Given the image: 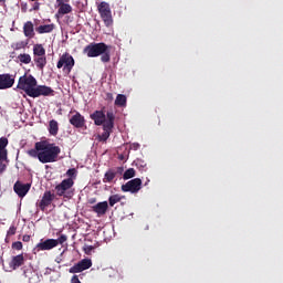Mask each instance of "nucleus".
Returning <instances> with one entry per match:
<instances>
[{
  "label": "nucleus",
  "instance_id": "obj_1",
  "mask_svg": "<svg viewBox=\"0 0 283 283\" xmlns=\"http://www.w3.org/2000/svg\"><path fill=\"white\" fill-rule=\"evenodd\" d=\"M30 158H38L42 165L48 163H57L59 156L61 155V147L54 143L48 140L36 142L33 149L27 151Z\"/></svg>",
  "mask_w": 283,
  "mask_h": 283
},
{
  "label": "nucleus",
  "instance_id": "obj_2",
  "mask_svg": "<svg viewBox=\"0 0 283 283\" xmlns=\"http://www.w3.org/2000/svg\"><path fill=\"white\" fill-rule=\"evenodd\" d=\"M83 53L86 54L88 59H96V56H101L102 63H109V61H112L109 45L104 42L90 43L84 48Z\"/></svg>",
  "mask_w": 283,
  "mask_h": 283
},
{
  "label": "nucleus",
  "instance_id": "obj_3",
  "mask_svg": "<svg viewBox=\"0 0 283 283\" xmlns=\"http://www.w3.org/2000/svg\"><path fill=\"white\" fill-rule=\"evenodd\" d=\"M74 179L67 178L63 179L61 184L55 186L56 196L60 198H66V200H72L74 197Z\"/></svg>",
  "mask_w": 283,
  "mask_h": 283
},
{
  "label": "nucleus",
  "instance_id": "obj_4",
  "mask_svg": "<svg viewBox=\"0 0 283 283\" xmlns=\"http://www.w3.org/2000/svg\"><path fill=\"white\" fill-rule=\"evenodd\" d=\"M36 87V78L32 75L24 74L20 76L18 81V90L25 92L27 96H32L34 88Z\"/></svg>",
  "mask_w": 283,
  "mask_h": 283
},
{
  "label": "nucleus",
  "instance_id": "obj_5",
  "mask_svg": "<svg viewBox=\"0 0 283 283\" xmlns=\"http://www.w3.org/2000/svg\"><path fill=\"white\" fill-rule=\"evenodd\" d=\"M106 122L103 124V133L102 135L98 136L99 140L103 143L107 142V138H109V136H112V129H114V120H115V116L113 112H107L106 113Z\"/></svg>",
  "mask_w": 283,
  "mask_h": 283
},
{
  "label": "nucleus",
  "instance_id": "obj_6",
  "mask_svg": "<svg viewBox=\"0 0 283 283\" xmlns=\"http://www.w3.org/2000/svg\"><path fill=\"white\" fill-rule=\"evenodd\" d=\"M101 19L103 20L106 28H109L114 23V19L112 18V9L109 8V3L101 2L97 7Z\"/></svg>",
  "mask_w": 283,
  "mask_h": 283
},
{
  "label": "nucleus",
  "instance_id": "obj_7",
  "mask_svg": "<svg viewBox=\"0 0 283 283\" xmlns=\"http://www.w3.org/2000/svg\"><path fill=\"white\" fill-rule=\"evenodd\" d=\"M74 57L70 55V53H64L60 60L57 61L56 67L57 70H61L63 67V72H72V69L74 67Z\"/></svg>",
  "mask_w": 283,
  "mask_h": 283
},
{
  "label": "nucleus",
  "instance_id": "obj_8",
  "mask_svg": "<svg viewBox=\"0 0 283 283\" xmlns=\"http://www.w3.org/2000/svg\"><path fill=\"white\" fill-rule=\"evenodd\" d=\"M143 188V180L140 178H135L122 186V191L125 193H138Z\"/></svg>",
  "mask_w": 283,
  "mask_h": 283
},
{
  "label": "nucleus",
  "instance_id": "obj_9",
  "mask_svg": "<svg viewBox=\"0 0 283 283\" xmlns=\"http://www.w3.org/2000/svg\"><path fill=\"white\" fill-rule=\"evenodd\" d=\"M54 198H56V195L52 193V191L50 190H46L43 193L42 199L39 202H36V207H39L41 211H45L48 207H50V205L54 202Z\"/></svg>",
  "mask_w": 283,
  "mask_h": 283
},
{
  "label": "nucleus",
  "instance_id": "obj_10",
  "mask_svg": "<svg viewBox=\"0 0 283 283\" xmlns=\"http://www.w3.org/2000/svg\"><path fill=\"white\" fill-rule=\"evenodd\" d=\"M87 269H92V259H83L75 263L69 269V273H83V271H87Z\"/></svg>",
  "mask_w": 283,
  "mask_h": 283
},
{
  "label": "nucleus",
  "instance_id": "obj_11",
  "mask_svg": "<svg viewBox=\"0 0 283 283\" xmlns=\"http://www.w3.org/2000/svg\"><path fill=\"white\" fill-rule=\"evenodd\" d=\"M39 96H54V90L50 86L38 85L33 88V93H31V98H39Z\"/></svg>",
  "mask_w": 283,
  "mask_h": 283
},
{
  "label": "nucleus",
  "instance_id": "obj_12",
  "mask_svg": "<svg viewBox=\"0 0 283 283\" xmlns=\"http://www.w3.org/2000/svg\"><path fill=\"white\" fill-rule=\"evenodd\" d=\"M56 239H41L40 242L35 245V251H52V249H56Z\"/></svg>",
  "mask_w": 283,
  "mask_h": 283
},
{
  "label": "nucleus",
  "instance_id": "obj_13",
  "mask_svg": "<svg viewBox=\"0 0 283 283\" xmlns=\"http://www.w3.org/2000/svg\"><path fill=\"white\" fill-rule=\"evenodd\" d=\"M31 188V184H22L21 181H17L13 186V191L17 193V196H19V198H25Z\"/></svg>",
  "mask_w": 283,
  "mask_h": 283
},
{
  "label": "nucleus",
  "instance_id": "obj_14",
  "mask_svg": "<svg viewBox=\"0 0 283 283\" xmlns=\"http://www.w3.org/2000/svg\"><path fill=\"white\" fill-rule=\"evenodd\" d=\"M14 85V75L10 73L0 74V90H10Z\"/></svg>",
  "mask_w": 283,
  "mask_h": 283
},
{
  "label": "nucleus",
  "instance_id": "obj_15",
  "mask_svg": "<svg viewBox=\"0 0 283 283\" xmlns=\"http://www.w3.org/2000/svg\"><path fill=\"white\" fill-rule=\"evenodd\" d=\"M70 124L76 129H83L85 127V117L81 113L75 112V114L70 118Z\"/></svg>",
  "mask_w": 283,
  "mask_h": 283
},
{
  "label": "nucleus",
  "instance_id": "obj_16",
  "mask_svg": "<svg viewBox=\"0 0 283 283\" xmlns=\"http://www.w3.org/2000/svg\"><path fill=\"white\" fill-rule=\"evenodd\" d=\"M24 263L25 258L23 256V254H18L15 256H12L11 261L9 262V266L10 269H12V271H17V269H19V266H23Z\"/></svg>",
  "mask_w": 283,
  "mask_h": 283
},
{
  "label": "nucleus",
  "instance_id": "obj_17",
  "mask_svg": "<svg viewBox=\"0 0 283 283\" xmlns=\"http://www.w3.org/2000/svg\"><path fill=\"white\" fill-rule=\"evenodd\" d=\"M90 118L94 120L95 125L97 126L105 125V123H107L105 119V113H103V111H95L90 115Z\"/></svg>",
  "mask_w": 283,
  "mask_h": 283
},
{
  "label": "nucleus",
  "instance_id": "obj_18",
  "mask_svg": "<svg viewBox=\"0 0 283 283\" xmlns=\"http://www.w3.org/2000/svg\"><path fill=\"white\" fill-rule=\"evenodd\" d=\"M92 209L94 213H97V216H105V213H107V209H109V205L107 203V201H103L93 206Z\"/></svg>",
  "mask_w": 283,
  "mask_h": 283
},
{
  "label": "nucleus",
  "instance_id": "obj_19",
  "mask_svg": "<svg viewBox=\"0 0 283 283\" xmlns=\"http://www.w3.org/2000/svg\"><path fill=\"white\" fill-rule=\"evenodd\" d=\"M23 34L27 39H34V23H32V21H28L23 24Z\"/></svg>",
  "mask_w": 283,
  "mask_h": 283
},
{
  "label": "nucleus",
  "instance_id": "obj_20",
  "mask_svg": "<svg viewBox=\"0 0 283 283\" xmlns=\"http://www.w3.org/2000/svg\"><path fill=\"white\" fill-rule=\"evenodd\" d=\"M54 31V24H43L35 28V32L38 34H50V32Z\"/></svg>",
  "mask_w": 283,
  "mask_h": 283
},
{
  "label": "nucleus",
  "instance_id": "obj_21",
  "mask_svg": "<svg viewBox=\"0 0 283 283\" xmlns=\"http://www.w3.org/2000/svg\"><path fill=\"white\" fill-rule=\"evenodd\" d=\"M49 134L51 136H57L59 134V122H56L55 119H51L49 122Z\"/></svg>",
  "mask_w": 283,
  "mask_h": 283
},
{
  "label": "nucleus",
  "instance_id": "obj_22",
  "mask_svg": "<svg viewBox=\"0 0 283 283\" xmlns=\"http://www.w3.org/2000/svg\"><path fill=\"white\" fill-rule=\"evenodd\" d=\"M34 63L39 70H43L48 65V59L45 55L34 56Z\"/></svg>",
  "mask_w": 283,
  "mask_h": 283
},
{
  "label": "nucleus",
  "instance_id": "obj_23",
  "mask_svg": "<svg viewBox=\"0 0 283 283\" xmlns=\"http://www.w3.org/2000/svg\"><path fill=\"white\" fill-rule=\"evenodd\" d=\"M8 138L7 137H1L0 138V156H8Z\"/></svg>",
  "mask_w": 283,
  "mask_h": 283
},
{
  "label": "nucleus",
  "instance_id": "obj_24",
  "mask_svg": "<svg viewBox=\"0 0 283 283\" xmlns=\"http://www.w3.org/2000/svg\"><path fill=\"white\" fill-rule=\"evenodd\" d=\"M115 105H117V107H125L127 105V96L118 94L115 99Z\"/></svg>",
  "mask_w": 283,
  "mask_h": 283
},
{
  "label": "nucleus",
  "instance_id": "obj_25",
  "mask_svg": "<svg viewBox=\"0 0 283 283\" xmlns=\"http://www.w3.org/2000/svg\"><path fill=\"white\" fill-rule=\"evenodd\" d=\"M114 178H116V171H114V169H109L105 172L103 182H114Z\"/></svg>",
  "mask_w": 283,
  "mask_h": 283
},
{
  "label": "nucleus",
  "instance_id": "obj_26",
  "mask_svg": "<svg viewBox=\"0 0 283 283\" xmlns=\"http://www.w3.org/2000/svg\"><path fill=\"white\" fill-rule=\"evenodd\" d=\"M33 54L34 56H45V48H43V44H35L33 46Z\"/></svg>",
  "mask_w": 283,
  "mask_h": 283
},
{
  "label": "nucleus",
  "instance_id": "obj_27",
  "mask_svg": "<svg viewBox=\"0 0 283 283\" xmlns=\"http://www.w3.org/2000/svg\"><path fill=\"white\" fill-rule=\"evenodd\" d=\"M18 60L20 63H24V65H30V63H32V56H30L28 53H21L18 55Z\"/></svg>",
  "mask_w": 283,
  "mask_h": 283
},
{
  "label": "nucleus",
  "instance_id": "obj_28",
  "mask_svg": "<svg viewBox=\"0 0 283 283\" xmlns=\"http://www.w3.org/2000/svg\"><path fill=\"white\" fill-rule=\"evenodd\" d=\"M8 155H0V174H3L8 169Z\"/></svg>",
  "mask_w": 283,
  "mask_h": 283
},
{
  "label": "nucleus",
  "instance_id": "obj_29",
  "mask_svg": "<svg viewBox=\"0 0 283 283\" xmlns=\"http://www.w3.org/2000/svg\"><path fill=\"white\" fill-rule=\"evenodd\" d=\"M123 196L120 195H112L109 198H108V205L109 207H114V205H117V202H120L123 200Z\"/></svg>",
  "mask_w": 283,
  "mask_h": 283
},
{
  "label": "nucleus",
  "instance_id": "obj_30",
  "mask_svg": "<svg viewBox=\"0 0 283 283\" xmlns=\"http://www.w3.org/2000/svg\"><path fill=\"white\" fill-rule=\"evenodd\" d=\"M57 12L59 14H70V12H72V6L67 3L62 4L61 7H59Z\"/></svg>",
  "mask_w": 283,
  "mask_h": 283
},
{
  "label": "nucleus",
  "instance_id": "obj_31",
  "mask_svg": "<svg viewBox=\"0 0 283 283\" xmlns=\"http://www.w3.org/2000/svg\"><path fill=\"white\" fill-rule=\"evenodd\" d=\"M134 176H136V170L134 168H129L124 172L123 178L124 180H129L130 178H134Z\"/></svg>",
  "mask_w": 283,
  "mask_h": 283
},
{
  "label": "nucleus",
  "instance_id": "obj_32",
  "mask_svg": "<svg viewBox=\"0 0 283 283\" xmlns=\"http://www.w3.org/2000/svg\"><path fill=\"white\" fill-rule=\"evenodd\" d=\"M11 48H13L14 50H23L24 48H28V42H24V41L17 42V43H13Z\"/></svg>",
  "mask_w": 283,
  "mask_h": 283
},
{
  "label": "nucleus",
  "instance_id": "obj_33",
  "mask_svg": "<svg viewBox=\"0 0 283 283\" xmlns=\"http://www.w3.org/2000/svg\"><path fill=\"white\" fill-rule=\"evenodd\" d=\"M55 241L57 242V245L65 244V242H67V235L61 234L57 239H55Z\"/></svg>",
  "mask_w": 283,
  "mask_h": 283
},
{
  "label": "nucleus",
  "instance_id": "obj_34",
  "mask_svg": "<svg viewBox=\"0 0 283 283\" xmlns=\"http://www.w3.org/2000/svg\"><path fill=\"white\" fill-rule=\"evenodd\" d=\"M12 249H14L15 251H21V249H23V243L21 241H15L12 243Z\"/></svg>",
  "mask_w": 283,
  "mask_h": 283
},
{
  "label": "nucleus",
  "instance_id": "obj_35",
  "mask_svg": "<svg viewBox=\"0 0 283 283\" xmlns=\"http://www.w3.org/2000/svg\"><path fill=\"white\" fill-rule=\"evenodd\" d=\"M94 249V245H85L83 248V251L86 255H92V250Z\"/></svg>",
  "mask_w": 283,
  "mask_h": 283
},
{
  "label": "nucleus",
  "instance_id": "obj_36",
  "mask_svg": "<svg viewBox=\"0 0 283 283\" xmlns=\"http://www.w3.org/2000/svg\"><path fill=\"white\" fill-rule=\"evenodd\" d=\"M66 176H69V178H74V176H76V168H70L66 171Z\"/></svg>",
  "mask_w": 283,
  "mask_h": 283
},
{
  "label": "nucleus",
  "instance_id": "obj_37",
  "mask_svg": "<svg viewBox=\"0 0 283 283\" xmlns=\"http://www.w3.org/2000/svg\"><path fill=\"white\" fill-rule=\"evenodd\" d=\"M17 233V227L11 226L7 232V235H15Z\"/></svg>",
  "mask_w": 283,
  "mask_h": 283
},
{
  "label": "nucleus",
  "instance_id": "obj_38",
  "mask_svg": "<svg viewBox=\"0 0 283 283\" xmlns=\"http://www.w3.org/2000/svg\"><path fill=\"white\" fill-rule=\"evenodd\" d=\"M105 101H107L108 103H112V101H114V94H112V93H106V95H105Z\"/></svg>",
  "mask_w": 283,
  "mask_h": 283
},
{
  "label": "nucleus",
  "instance_id": "obj_39",
  "mask_svg": "<svg viewBox=\"0 0 283 283\" xmlns=\"http://www.w3.org/2000/svg\"><path fill=\"white\" fill-rule=\"evenodd\" d=\"M130 149H134V151H138V149H140V144H138V143L132 144Z\"/></svg>",
  "mask_w": 283,
  "mask_h": 283
},
{
  "label": "nucleus",
  "instance_id": "obj_40",
  "mask_svg": "<svg viewBox=\"0 0 283 283\" xmlns=\"http://www.w3.org/2000/svg\"><path fill=\"white\" fill-rule=\"evenodd\" d=\"M70 0H56V4L59 8H61L62 6H65V3H67Z\"/></svg>",
  "mask_w": 283,
  "mask_h": 283
},
{
  "label": "nucleus",
  "instance_id": "obj_41",
  "mask_svg": "<svg viewBox=\"0 0 283 283\" xmlns=\"http://www.w3.org/2000/svg\"><path fill=\"white\" fill-rule=\"evenodd\" d=\"M40 7H41V3L34 2L33 8L31 10L36 11V10H39Z\"/></svg>",
  "mask_w": 283,
  "mask_h": 283
},
{
  "label": "nucleus",
  "instance_id": "obj_42",
  "mask_svg": "<svg viewBox=\"0 0 283 283\" xmlns=\"http://www.w3.org/2000/svg\"><path fill=\"white\" fill-rule=\"evenodd\" d=\"M22 240H23V242H30V235L24 234V235L22 237Z\"/></svg>",
  "mask_w": 283,
  "mask_h": 283
},
{
  "label": "nucleus",
  "instance_id": "obj_43",
  "mask_svg": "<svg viewBox=\"0 0 283 283\" xmlns=\"http://www.w3.org/2000/svg\"><path fill=\"white\" fill-rule=\"evenodd\" d=\"M123 171H124L123 167L117 168V174H123Z\"/></svg>",
  "mask_w": 283,
  "mask_h": 283
},
{
  "label": "nucleus",
  "instance_id": "obj_44",
  "mask_svg": "<svg viewBox=\"0 0 283 283\" xmlns=\"http://www.w3.org/2000/svg\"><path fill=\"white\" fill-rule=\"evenodd\" d=\"M88 202L90 205H94V202H96V198L90 199Z\"/></svg>",
  "mask_w": 283,
  "mask_h": 283
},
{
  "label": "nucleus",
  "instance_id": "obj_45",
  "mask_svg": "<svg viewBox=\"0 0 283 283\" xmlns=\"http://www.w3.org/2000/svg\"><path fill=\"white\" fill-rule=\"evenodd\" d=\"M6 3V0H0V6H3Z\"/></svg>",
  "mask_w": 283,
  "mask_h": 283
},
{
  "label": "nucleus",
  "instance_id": "obj_46",
  "mask_svg": "<svg viewBox=\"0 0 283 283\" xmlns=\"http://www.w3.org/2000/svg\"><path fill=\"white\" fill-rule=\"evenodd\" d=\"M29 1H38V0H29Z\"/></svg>",
  "mask_w": 283,
  "mask_h": 283
}]
</instances>
